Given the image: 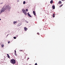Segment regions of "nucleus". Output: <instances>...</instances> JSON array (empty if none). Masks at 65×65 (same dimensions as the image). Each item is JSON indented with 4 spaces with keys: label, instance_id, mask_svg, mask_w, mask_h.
I'll return each instance as SVG.
<instances>
[{
    "label": "nucleus",
    "instance_id": "obj_1",
    "mask_svg": "<svg viewBox=\"0 0 65 65\" xmlns=\"http://www.w3.org/2000/svg\"><path fill=\"white\" fill-rule=\"evenodd\" d=\"M10 62L12 64H14L15 63V60L13 59H11Z\"/></svg>",
    "mask_w": 65,
    "mask_h": 65
},
{
    "label": "nucleus",
    "instance_id": "obj_2",
    "mask_svg": "<svg viewBox=\"0 0 65 65\" xmlns=\"http://www.w3.org/2000/svg\"><path fill=\"white\" fill-rule=\"evenodd\" d=\"M11 8V7H10V6H9V5H7L5 6V9H10V8Z\"/></svg>",
    "mask_w": 65,
    "mask_h": 65
},
{
    "label": "nucleus",
    "instance_id": "obj_3",
    "mask_svg": "<svg viewBox=\"0 0 65 65\" xmlns=\"http://www.w3.org/2000/svg\"><path fill=\"white\" fill-rule=\"evenodd\" d=\"M22 11L25 15H27V13H26V10H25L23 9L22 10Z\"/></svg>",
    "mask_w": 65,
    "mask_h": 65
},
{
    "label": "nucleus",
    "instance_id": "obj_4",
    "mask_svg": "<svg viewBox=\"0 0 65 65\" xmlns=\"http://www.w3.org/2000/svg\"><path fill=\"white\" fill-rule=\"evenodd\" d=\"M33 13L35 15V16H36V12L35 11H33Z\"/></svg>",
    "mask_w": 65,
    "mask_h": 65
},
{
    "label": "nucleus",
    "instance_id": "obj_5",
    "mask_svg": "<svg viewBox=\"0 0 65 65\" xmlns=\"http://www.w3.org/2000/svg\"><path fill=\"white\" fill-rule=\"evenodd\" d=\"M27 14L28 16V17H30V18L32 17V16L31 15H30V14H29V12H28L27 13Z\"/></svg>",
    "mask_w": 65,
    "mask_h": 65
},
{
    "label": "nucleus",
    "instance_id": "obj_6",
    "mask_svg": "<svg viewBox=\"0 0 65 65\" xmlns=\"http://www.w3.org/2000/svg\"><path fill=\"white\" fill-rule=\"evenodd\" d=\"M24 29L26 31H27V30H28V28H27L26 27H25L24 28Z\"/></svg>",
    "mask_w": 65,
    "mask_h": 65
},
{
    "label": "nucleus",
    "instance_id": "obj_7",
    "mask_svg": "<svg viewBox=\"0 0 65 65\" xmlns=\"http://www.w3.org/2000/svg\"><path fill=\"white\" fill-rule=\"evenodd\" d=\"M4 11H5V10H4V9H3V10H1V12H4Z\"/></svg>",
    "mask_w": 65,
    "mask_h": 65
},
{
    "label": "nucleus",
    "instance_id": "obj_8",
    "mask_svg": "<svg viewBox=\"0 0 65 65\" xmlns=\"http://www.w3.org/2000/svg\"><path fill=\"white\" fill-rule=\"evenodd\" d=\"M52 8L53 9H55V6H52Z\"/></svg>",
    "mask_w": 65,
    "mask_h": 65
},
{
    "label": "nucleus",
    "instance_id": "obj_9",
    "mask_svg": "<svg viewBox=\"0 0 65 65\" xmlns=\"http://www.w3.org/2000/svg\"><path fill=\"white\" fill-rule=\"evenodd\" d=\"M50 3L51 4H52L53 3V1L52 0L50 2Z\"/></svg>",
    "mask_w": 65,
    "mask_h": 65
},
{
    "label": "nucleus",
    "instance_id": "obj_10",
    "mask_svg": "<svg viewBox=\"0 0 65 65\" xmlns=\"http://www.w3.org/2000/svg\"><path fill=\"white\" fill-rule=\"evenodd\" d=\"M7 55L8 56V58H10V56H9V55H8V54H7Z\"/></svg>",
    "mask_w": 65,
    "mask_h": 65
},
{
    "label": "nucleus",
    "instance_id": "obj_11",
    "mask_svg": "<svg viewBox=\"0 0 65 65\" xmlns=\"http://www.w3.org/2000/svg\"><path fill=\"white\" fill-rule=\"evenodd\" d=\"M14 55H15V56H17H17H18V55L17 54V53H14Z\"/></svg>",
    "mask_w": 65,
    "mask_h": 65
},
{
    "label": "nucleus",
    "instance_id": "obj_12",
    "mask_svg": "<svg viewBox=\"0 0 65 65\" xmlns=\"http://www.w3.org/2000/svg\"><path fill=\"white\" fill-rule=\"evenodd\" d=\"M59 3L60 4H61V3H62V2L61 1H59Z\"/></svg>",
    "mask_w": 65,
    "mask_h": 65
},
{
    "label": "nucleus",
    "instance_id": "obj_13",
    "mask_svg": "<svg viewBox=\"0 0 65 65\" xmlns=\"http://www.w3.org/2000/svg\"><path fill=\"white\" fill-rule=\"evenodd\" d=\"M53 18H54L55 17V13L53 14Z\"/></svg>",
    "mask_w": 65,
    "mask_h": 65
},
{
    "label": "nucleus",
    "instance_id": "obj_14",
    "mask_svg": "<svg viewBox=\"0 0 65 65\" xmlns=\"http://www.w3.org/2000/svg\"><path fill=\"white\" fill-rule=\"evenodd\" d=\"M15 23H17V21L13 22V24H15Z\"/></svg>",
    "mask_w": 65,
    "mask_h": 65
},
{
    "label": "nucleus",
    "instance_id": "obj_15",
    "mask_svg": "<svg viewBox=\"0 0 65 65\" xmlns=\"http://www.w3.org/2000/svg\"><path fill=\"white\" fill-rule=\"evenodd\" d=\"M63 6V4H62L60 6H59V7H62V6Z\"/></svg>",
    "mask_w": 65,
    "mask_h": 65
},
{
    "label": "nucleus",
    "instance_id": "obj_16",
    "mask_svg": "<svg viewBox=\"0 0 65 65\" xmlns=\"http://www.w3.org/2000/svg\"><path fill=\"white\" fill-rule=\"evenodd\" d=\"M4 46V44H2L1 45V46H2V47H3Z\"/></svg>",
    "mask_w": 65,
    "mask_h": 65
},
{
    "label": "nucleus",
    "instance_id": "obj_17",
    "mask_svg": "<svg viewBox=\"0 0 65 65\" xmlns=\"http://www.w3.org/2000/svg\"><path fill=\"white\" fill-rule=\"evenodd\" d=\"M25 3H26V2H25V1L23 2V4H25Z\"/></svg>",
    "mask_w": 65,
    "mask_h": 65
},
{
    "label": "nucleus",
    "instance_id": "obj_18",
    "mask_svg": "<svg viewBox=\"0 0 65 65\" xmlns=\"http://www.w3.org/2000/svg\"><path fill=\"white\" fill-rule=\"evenodd\" d=\"M13 38L14 39H16V38H16V37H14Z\"/></svg>",
    "mask_w": 65,
    "mask_h": 65
},
{
    "label": "nucleus",
    "instance_id": "obj_19",
    "mask_svg": "<svg viewBox=\"0 0 65 65\" xmlns=\"http://www.w3.org/2000/svg\"><path fill=\"white\" fill-rule=\"evenodd\" d=\"M26 11L27 12V11H28V9H26Z\"/></svg>",
    "mask_w": 65,
    "mask_h": 65
},
{
    "label": "nucleus",
    "instance_id": "obj_20",
    "mask_svg": "<svg viewBox=\"0 0 65 65\" xmlns=\"http://www.w3.org/2000/svg\"><path fill=\"white\" fill-rule=\"evenodd\" d=\"M26 22L27 23H28V22L27 21H26Z\"/></svg>",
    "mask_w": 65,
    "mask_h": 65
},
{
    "label": "nucleus",
    "instance_id": "obj_21",
    "mask_svg": "<svg viewBox=\"0 0 65 65\" xmlns=\"http://www.w3.org/2000/svg\"><path fill=\"white\" fill-rule=\"evenodd\" d=\"M20 52H22V51H23V50H20Z\"/></svg>",
    "mask_w": 65,
    "mask_h": 65
},
{
    "label": "nucleus",
    "instance_id": "obj_22",
    "mask_svg": "<svg viewBox=\"0 0 65 65\" xmlns=\"http://www.w3.org/2000/svg\"><path fill=\"white\" fill-rule=\"evenodd\" d=\"M29 59H30V58H28L27 59V60H29Z\"/></svg>",
    "mask_w": 65,
    "mask_h": 65
},
{
    "label": "nucleus",
    "instance_id": "obj_23",
    "mask_svg": "<svg viewBox=\"0 0 65 65\" xmlns=\"http://www.w3.org/2000/svg\"><path fill=\"white\" fill-rule=\"evenodd\" d=\"M37 34H38V35H39V33L38 32L37 33Z\"/></svg>",
    "mask_w": 65,
    "mask_h": 65
},
{
    "label": "nucleus",
    "instance_id": "obj_24",
    "mask_svg": "<svg viewBox=\"0 0 65 65\" xmlns=\"http://www.w3.org/2000/svg\"><path fill=\"white\" fill-rule=\"evenodd\" d=\"M14 52H15V53H17L16 52V51L15 50L14 51Z\"/></svg>",
    "mask_w": 65,
    "mask_h": 65
},
{
    "label": "nucleus",
    "instance_id": "obj_25",
    "mask_svg": "<svg viewBox=\"0 0 65 65\" xmlns=\"http://www.w3.org/2000/svg\"><path fill=\"white\" fill-rule=\"evenodd\" d=\"M35 65H37V63H35Z\"/></svg>",
    "mask_w": 65,
    "mask_h": 65
},
{
    "label": "nucleus",
    "instance_id": "obj_26",
    "mask_svg": "<svg viewBox=\"0 0 65 65\" xmlns=\"http://www.w3.org/2000/svg\"><path fill=\"white\" fill-rule=\"evenodd\" d=\"M8 43H10V41H9L8 42Z\"/></svg>",
    "mask_w": 65,
    "mask_h": 65
},
{
    "label": "nucleus",
    "instance_id": "obj_27",
    "mask_svg": "<svg viewBox=\"0 0 65 65\" xmlns=\"http://www.w3.org/2000/svg\"><path fill=\"white\" fill-rule=\"evenodd\" d=\"M26 56H25V58H24L25 59H26Z\"/></svg>",
    "mask_w": 65,
    "mask_h": 65
},
{
    "label": "nucleus",
    "instance_id": "obj_28",
    "mask_svg": "<svg viewBox=\"0 0 65 65\" xmlns=\"http://www.w3.org/2000/svg\"><path fill=\"white\" fill-rule=\"evenodd\" d=\"M2 13V12H0V14H1Z\"/></svg>",
    "mask_w": 65,
    "mask_h": 65
},
{
    "label": "nucleus",
    "instance_id": "obj_29",
    "mask_svg": "<svg viewBox=\"0 0 65 65\" xmlns=\"http://www.w3.org/2000/svg\"><path fill=\"white\" fill-rule=\"evenodd\" d=\"M1 4H3V3H1Z\"/></svg>",
    "mask_w": 65,
    "mask_h": 65
},
{
    "label": "nucleus",
    "instance_id": "obj_30",
    "mask_svg": "<svg viewBox=\"0 0 65 65\" xmlns=\"http://www.w3.org/2000/svg\"><path fill=\"white\" fill-rule=\"evenodd\" d=\"M0 20H1V19H0Z\"/></svg>",
    "mask_w": 65,
    "mask_h": 65
},
{
    "label": "nucleus",
    "instance_id": "obj_31",
    "mask_svg": "<svg viewBox=\"0 0 65 65\" xmlns=\"http://www.w3.org/2000/svg\"><path fill=\"white\" fill-rule=\"evenodd\" d=\"M64 0H63V1H64Z\"/></svg>",
    "mask_w": 65,
    "mask_h": 65
}]
</instances>
